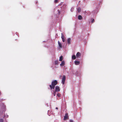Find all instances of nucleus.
Here are the masks:
<instances>
[{"mask_svg":"<svg viewBox=\"0 0 122 122\" xmlns=\"http://www.w3.org/2000/svg\"><path fill=\"white\" fill-rule=\"evenodd\" d=\"M58 1V0H55V2H57Z\"/></svg>","mask_w":122,"mask_h":122,"instance_id":"obj_22","label":"nucleus"},{"mask_svg":"<svg viewBox=\"0 0 122 122\" xmlns=\"http://www.w3.org/2000/svg\"><path fill=\"white\" fill-rule=\"evenodd\" d=\"M61 38L62 39V38H64V36H63V34L62 33H61Z\"/></svg>","mask_w":122,"mask_h":122,"instance_id":"obj_16","label":"nucleus"},{"mask_svg":"<svg viewBox=\"0 0 122 122\" xmlns=\"http://www.w3.org/2000/svg\"><path fill=\"white\" fill-rule=\"evenodd\" d=\"M94 19H93L92 20V23H93V22H94Z\"/></svg>","mask_w":122,"mask_h":122,"instance_id":"obj_21","label":"nucleus"},{"mask_svg":"<svg viewBox=\"0 0 122 122\" xmlns=\"http://www.w3.org/2000/svg\"><path fill=\"white\" fill-rule=\"evenodd\" d=\"M56 109H58V108H57V107H56Z\"/></svg>","mask_w":122,"mask_h":122,"instance_id":"obj_24","label":"nucleus"},{"mask_svg":"<svg viewBox=\"0 0 122 122\" xmlns=\"http://www.w3.org/2000/svg\"><path fill=\"white\" fill-rule=\"evenodd\" d=\"M57 83V82L56 80H54L52 81L51 85H50V87L51 90H52V89H54L55 87V86L56 85Z\"/></svg>","mask_w":122,"mask_h":122,"instance_id":"obj_1","label":"nucleus"},{"mask_svg":"<svg viewBox=\"0 0 122 122\" xmlns=\"http://www.w3.org/2000/svg\"><path fill=\"white\" fill-rule=\"evenodd\" d=\"M67 42L68 44H71V39L70 38L68 39Z\"/></svg>","mask_w":122,"mask_h":122,"instance_id":"obj_6","label":"nucleus"},{"mask_svg":"<svg viewBox=\"0 0 122 122\" xmlns=\"http://www.w3.org/2000/svg\"><path fill=\"white\" fill-rule=\"evenodd\" d=\"M3 122V120L2 119H0V122Z\"/></svg>","mask_w":122,"mask_h":122,"instance_id":"obj_19","label":"nucleus"},{"mask_svg":"<svg viewBox=\"0 0 122 122\" xmlns=\"http://www.w3.org/2000/svg\"><path fill=\"white\" fill-rule=\"evenodd\" d=\"M74 9V8H72L71 9V12H72L73 11V10Z\"/></svg>","mask_w":122,"mask_h":122,"instance_id":"obj_20","label":"nucleus"},{"mask_svg":"<svg viewBox=\"0 0 122 122\" xmlns=\"http://www.w3.org/2000/svg\"><path fill=\"white\" fill-rule=\"evenodd\" d=\"M81 55V53L80 52H78L76 54V57L77 58L79 57Z\"/></svg>","mask_w":122,"mask_h":122,"instance_id":"obj_4","label":"nucleus"},{"mask_svg":"<svg viewBox=\"0 0 122 122\" xmlns=\"http://www.w3.org/2000/svg\"><path fill=\"white\" fill-rule=\"evenodd\" d=\"M63 59V56H61L59 58V61H62V60Z\"/></svg>","mask_w":122,"mask_h":122,"instance_id":"obj_11","label":"nucleus"},{"mask_svg":"<svg viewBox=\"0 0 122 122\" xmlns=\"http://www.w3.org/2000/svg\"><path fill=\"white\" fill-rule=\"evenodd\" d=\"M58 43L59 45V47L60 48H61L62 47V45L61 44V43L59 41H58Z\"/></svg>","mask_w":122,"mask_h":122,"instance_id":"obj_10","label":"nucleus"},{"mask_svg":"<svg viewBox=\"0 0 122 122\" xmlns=\"http://www.w3.org/2000/svg\"><path fill=\"white\" fill-rule=\"evenodd\" d=\"M70 122H73V121L72 120H70Z\"/></svg>","mask_w":122,"mask_h":122,"instance_id":"obj_23","label":"nucleus"},{"mask_svg":"<svg viewBox=\"0 0 122 122\" xmlns=\"http://www.w3.org/2000/svg\"><path fill=\"white\" fill-rule=\"evenodd\" d=\"M82 17L81 15H79L78 17V19L79 20H81L82 19Z\"/></svg>","mask_w":122,"mask_h":122,"instance_id":"obj_9","label":"nucleus"},{"mask_svg":"<svg viewBox=\"0 0 122 122\" xmlns=\"http://www.w3.org/2000/svg\"><path fill=\"white\" fill-rule=\"evenodd\" d=\"M66 79V76H63L62 78V82L63 84H64L65 82Z\"/></svg>","mask_w":122,"mask_h":122,"instance_id":"obj_2","label":"nucleus"},{"mask_svg":"<svg viewBox=\"0 0 122 122\" xmlns=\"http://www.w3.org/2000/svg\"><path fill=\"white\" fill-rule=\"evenodd\" d=\"M76 58V57L75 55H73V56H72V59L74 60Z\"/></svg>","mask_w":122,"mask_h":122,"instance_id":"obj_12","label":"nucleus"},{"mask_svg":"<svg viewBox=\"0 0 122 122\" xmlns=\"http://www.w3.org/2000/svg\"><path fill=\"white\" fill-rule=\"evenodd\" d=\"M68 118V114L67 113H66L65 116H64V119L66 120Z\"/></svg>","mask_w":122,"mask_h":122,"instance_id":"obj_7","label":"nucleus"},{"mask_svg":"<svg viewBox=\"0 0 122 122\" xmlns=\"http://www.w3.org/2000/svg\"><path fill=\"white\" fill-rule=\"evenodd\" d=\"M77 10L78 12H80L81 10V9L80 7H78V8Z\"/></svg>","mask_w":122,"mask_h":122,"instance_id":"obj_13","label":"nucleus"},{"mask_svg":"<svg viewBox=\"0 0 122 122\" xmlns=\"http://www.w3.org/2000/svg\"><path fill=\"white\" fill-rule=\"evenodd\" d=\"M80 62L79 61H75V63L76 65H79L80 64Z\"/></svg>","mask_w":122,"mask_h":122,"instance_id":"obj_8","label":"nucleus"},{"mask_svg":"<svg viewBox=\"0 0 122 122\" xmlns=\"http://www.w3.org/2000/svg\"><path fill=\"white\" fill-rule=\"evenodd\" d=\"M58 61H55V64L56 65L58 63Z\"/></svg>","mask_w":122,"mask_h":122,"instance_id":"obj_17","label":"nucleus"},{"mask_svg":"<svg viewBox=\"0 0 122 122\" xmlns=\"http://www.w3.org/2000/svg\"><path fill=\"white\" fill-rule=\"evenodd\" d=\"M60 89L59 87L58 86H56L55 87V91L56 92L59 91Z\"/></svg>","mask_w":122,"mask_h":122,"instance_id":"obj_3","label":"nucleus"},{"mask_svg":"<svg viewBox=\"0 0 122 122\" xmlns=\"http://www.w3.org/2000/svg\"><path fill=\"white\" fill-rule=\"evenodd\" d=\"M65 65V61H63L61 62V63L60 64V66H64Z\"/></svg>","mask_w":122,"mask_h":122,"instance_id":"obj_5","label":"nucleus"},{"mask_svg":"<svg viewBox=\"0 0 122 122\" xmlns=\"http://www.w3.org/2000/svg\"><path fill=\"white\" fill-rule=\"evenodd\" d=\"M61 94L59 93H57V97H60V96Z\"/></svg>","mask_w":122,"mask_h":122,"instance_id":"obj_14","label":"nucleus"},{"mask_svg":"<svg viewBox=\"0 0 122 122\" xmlns=\"http://www.w3.org/2000/svg\"><path fill=\"white\" fill-rule=\"evenodd\" d=\"M56 92L55 91H53V94L54 96L56 95Z\"/></svg>","mask_w":122,"mask_h":122,"instance_id":"obj_15","label":"nucleus"},{"mask_svg":"<svg viewBox=\"0 0 122 122\" xmlns=\"http://www.w3.org/2000/svg\"><path fill=\"white\" fill-rule=\"evenodd\" d=\"M62 41L63 42H64L65 41V38H62Z\"/></svg>","mask_w":122,"mask_h":122,"instance_id":"obj_18","label":"nucleus"}]
</instances>
